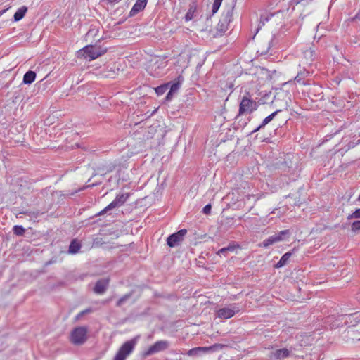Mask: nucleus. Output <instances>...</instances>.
<instances>
[{
  "instance_id": "obj_1",
  "label": "nucleus",
  "mask_w": 360,
  "mask_h": 360,
  "mask_svg": "<svg viewBox=\"0 0 360 360\" xmlns=\"http://www.w3.org/2000/svg\"><path fill=\"white\" fill-rule=\"evenodd\" d=\"M106 49H102L100 46L88 45L77 51V56L79 58L93 60L106 52Z\"/></svg>"
},
{
  "instance_id": "obj_2",
  "label": "nucleus",
  "mask_w": 360,
  "mask_h": 360,
  "mask_svg": "<svg viewBox=\"0 0 360 360\" xmlns=\"http://www.w3.org/2000/svg\"><path fill=\"white\" fill-rule=\"evenodd\" d=\"M233 7H229L222 13L216 27V32L213 34L214 37H221L226 32L233 19Z\"/></svg>"
},
{
  "instance_id": "obj_3",
  "label": "nucleus",
  "mask_w": 360,
  "mask_h": 360,
  "mask_svg": "<svg viewBox=\"0 0 360 360\" xmlns=\"http://www.w3.org/2000/svg\"><path fill=\"white\" fill-rule=\"evenodd\" d=\"M258 106V103L255 100L252 98L250 93L246 92L245 95L243 96L240 101L238 116H240L244 114H250L257 110Z\"/></svg>"
},
{
  "instance_id": "obj_4",
  "label": "nucleus",
  "mask_w": 360,
  "mask_h": 360,
  "mask_svg": "<svg viewBox=\"0 0 360 360\" xmlns=\"http://www.w3.org/2000/svg\"><path fill=\"white\" fill-rule=\"evenodd\" d=\"M138 337L125 342L119 349L114 360H125L126 358L133 352L138 341Z\"/></svg>"
},
{
  "instance_id": "obj_5",
  "label": "nucleus",
  "mask_w": 360,
  "mask_h": 360,
  "mask_svg": "<svg viewBox=\"0 0 360 360\" xmlns=\"http://www.w3.org/2000/svg\"><path fill=\"white\" fill-rule=\"evenodd\" d=\"M240 311V307L236 303L229 304L228 306L221 308L216 311L217 317L223 319H228L235 316Z\"/></svg>"
},
{
  "instance_id": "obj_6",
  "label": "nucleus",
  "mask_w": 360,
  "mask_h": 360,
  "mask_svg": "<svg viewBox=\"0 0 360 360\" xmlns=\"http://www.w3.org/2000/svg\"><path fill=\"white\" fill-rule=\"evenodd\" d=\"M87 328L80 326L75 328L71 333V342L74 345H82L86 340Z\"/></svg>"
},
{
  "instance_id": "obj_7",
  "label": "nucleus",
  "mask_w": 360,
  "mask_h": 360,
  "mask_svg": "<svg viewBox=\"0 0 360 360\" xmlns=\"http://www.w3.org/2000/svg\"><path fill=\"white\" fill-rule=\"evenodd\" d=\"M129 193H120L116 195L115 199L108 205L106 206L103 210H101L98 215H101L105 212H107L109 210H111L115 207H120L124 204V202L127 200L129 198Z\"/></svg>"
},
{
  "instance_id": "obj_8",
  "label": "nucleus",
  "mask_w": 360,
  "mask_h": 360,
  "mask_svg": "<svg viewBox=\"0 0 360 360\" xmlns=\"http://www.w3.org/2000/svg\"><path fill=\"white\" fill-rule=\"evenodd\" d=\"M169 347V342L167 340H159L151 345L148 350L144 352L145 356H150L155 353L166 350Z\"/></svg>"
},
{
  "instance_id": "obj_9",
  "label": "nucleus",
  "mask_w": 360,
  "mask_h": 360,
  "mask_svg": "<svg viewBox=\"0 0 360 360\" xmlns=\"http://www.w3.org/2000/svg\"><path fill=\"white\" fill-rule=\"evenodd\" d=\"M187 233V230L184 229H181L179 231L171 234L167 239V244L170 248H174L178 245L184 240V236Z\"/></svg>"
},
{
  "instance_id": "obj_10",
  "label": "nucleus",
  "mask_w": 360,
  "mask_h": 360,
  "mask_svg": "<svg viewBox=\"0 0 360 360\" xmlns=\"http://www.w3.org/2000/svg\"><path fill=\"white\" fill-rule=\"evenodd\" d=\"M309 68V67L306 65L302 66L301 64L299 65L298 72L294 79L297 84L303 86L308 84V83L305 82V79L309 77L311 73Z\"/></svg>"
},
{
  "instance_id": "obj_11",
  "label": "nucleus",
  "mask_w": 360,
  "mask_h": 360,
  "mask_svg": "<svg viewBox=\"0 0 360 360\" xmlns=\"http://www.w3.org/2000/svg\"><path fill=\"white\" fill-rule=\"evenodd\" d=\"M303 57L302 59V63L303 65L310 67L312 63L317 58V53L313 46H310L309 49L303 51Z\"/></svg>"
},
{
  "instance_id": "obj_12",
  "label": "nucleus",
  "mask_w": 360,
  "mask_h": 360,
  "mask_svg": "<svg viewBox=\"0 0 360 360\" xmlns=\"http://www.w3.org/2000/svg\"><path fill=\"white\" fill-rule=\"evenodd\" d=\"M289 235V231L288 230H283L280 231L278 233L274 234L273 236H269L266 239H265L262 245L264 248H268L269 246L281 241L283 240V236Z\"/></svg>"
},
{
  "instance_id": "obj_13",
  "label": "nucleus",
  "mask_w": 360,
  "mask_h": 360,
  "mask_svg": "<svg viewBox=\"0 0 360 360\" xmlns=\"http://www.w3.org/2000/svg\"><path fill=\"white\" fill-rule=\"evenodd\" d=\"M291 352V348L290 349H288L286 348L278 349L271 353V357L281 360L290 356Z\"/></svg>"
},
{
  "instance_id": "obj_14",
  "label": "nucleus",
  "mask_w": 360,
  "mask_h": 360,
  "mask_svg": "<svg viewBox=\"0 0 360 360\" xmlns=\"http://www.w3.org/2000/svg\"><path fill=\"white\" fill-rule=\"evenodd\" d=\"M109 284V279H100L94 286V292L96 294L101 295L106 290Z\"/></svg>"
},
{
  "instance_id": "obj_15",
  "label": "nucleus",
  "mask_w": 360,
  "mask_h": 360,
  "mask_svg": "<svg viewBox=\"0 0 360 360\" xmlns=\"http://www.w3.org/2000/svg\"><path fill=\"white\" fill-rule=\"evenodd\" d=\"M147 4L146 0H137L129 12V16H134L143 11Z\"/></svg>"
},
{
  "instance_id": "obj_16",
  "label": "nucleus",
  "mask_w": 360,
  "mask_h": 360,
  "mask_svg": "<svg viewBox=\"0 0 360 360\" xmlns=\"http://www.w3.org/2000/svg\"><path fill=\"white\" fill-rule=\"evenodd\" d=\"M237 248H240L239 244L233 241L230 243L227 247H224L219 250L217 254L218 255H224L226 256L227 252H233Z\"/></svg>"
},
{
  "instance_id": "obj_17",
  "label": "nucleus",
  "mask_w": 360,
  "mask_h": 360,
  "mask_svg": "<svg viewBox=\"0 0 360 360\" xmlns=\"http://www.w3.org/2000/svg\"><path fill=\"white\" fill-rule=\"evenodd\" d=\"M206 349V347H195L188 350L187 354L189 356H200L207 352Z\"/></svg>"
},
{
  "instance_id": "obj_18",
  "label": "nucleus",
  "mask_w": 360,
  "mask_h": 360,
  "mask_svg": "<svg viewBox=\"0 0 360 360\" xmlns=\"http://www.w3.org/2000/svg\"><path fill=\"white\" fill-rule=\"evenodd\" d=\"M36 73L34 71L29 70L23 76V83L30 84L34 82L36 79Z\"/></svg>"
},
{
  "instance_id": "obj_19",
  "label": "nucleus",
  "mask_w": 360,
  "mask_h": 360,
  "mask_svg": "<svg viewBox=\"0 0 360 360\" xmlns=\"http://www.w3.org/2000/svg\"><path fill=\"white\" fill-rule=\"evenodd\" d=\"M291 255H292V253L290 252H288L285 253L281 257V258L280 259L278 262L275 265V267L276 268H281V267L284 266L285 265H286L290 257H291Z\"/></svg>"
},
{
  "instance_id": "obj_20",
  "label": "nucleus",
  "mask_w": 360,
  "mask_h": 360,
  "mask_svg": "<svg viewBox=\"0 0 360 360\" xmlns=\"http://www.w3.org/2000/svg\"><path fill=\"white\" fill-rule=\"evenodd\" d=\"M27 11V8L26 6H22L17 10L13 15L14 20L15 22L20 21L22 19Z\"/></svg>"
},
{
  "instance_id": "obj_21",
  "label": "nucleus",
  "mask_w": 360,
  "mask_h": 360,
  "mask_svg": "<svg viewBox=\"0 0 360 360\" xmlns=\"http://www.w3.org/2000/svg\"><path fill=\"white\" fill-rule=\"evenodd\" d=\"M81 248L80 243L77 240H73L69 246L68 252L71 254H76L79 252Z\"/></svg>"
},
{
  "instance_id": "obj_22",
  "label": "nucleus",
  "mask_w": 360,
  "mask_h": 360,
  "mask_svg": "<svg viewBox=\"0 0 360 360\" xmlns=\"http://www.w3.org/2000/svg\"><path fill=\"white\" fill-rule=\"evenodd\" d=\"M281 112V110H278L268 115L266 117H265L262 122L260 124V127H264L267 124H269L274 117L275 116Z\"/></svg>"
},
{
  "instance_id": "obj_23",
  "label": "nucleus",
  "mask_w": 360,
  "mask_h": 360,
  "mask_svg": "<svg viewBox=\"0 0 360 360\" xmlns=\"http://www.w3.org/2000/svg\"><path fill=\"white\" fill-rule=\"evenodd\" d=\"M274 16V14H264L260 16V21L259 24V27L257 29V32L259 30V29L265 25L266 22L269 20V19Z\"/></svg>"
},
{
  "instance_id": "obj_24",
  "label": "nucleus",
  "mask_w": 360,
  "mask_h": 360,
  "mask_svg": "<svg viewBox=\"0 0 360 360\" xmlns=\"http://www.w3.org/2000/svg\"><path fill=\"white\" fill-rule=\"evenodd\" d=\"M226 347H227V345H224V344L217 343V344L212 345V346L206 347V348H207L206 349H207V352H217L220 349H222Z\"/></svg>"
},
{
  "instance_id": "obj_25",
  "label": "nucleus",
  "mask_w": 360,
  "mask_h": 360,
  "mask_svg": "<svg viewBox=\"0 0 360 360\" xmlns=\"http://www.w3.org/2000/svg\"><path fill=\"white\" fill-rule=\"evenodd\" d=\"M169 83L160 85L155 89V92L158 96H162L167 91V90L169 89Z\"/></svg>"
},
{
  "instance_id": "obj_26",
  "label": "nucleus",
  "mask_w": 360,
  "mask_h": 360,
  "mask_svg": "<svg viewBox=\"0 0 360 360\" xmlns=\"http://www.w3.org/2000/svg\"><path fill=\"white\" fill-rule=\"evenodd\" d=\"M131 296H132L131 292H129V293H127V294H125L124 295H123L122 297H120L117 300V302L116 303L117 307H121L122 305H123L124 304V302L127 300H129Z\"/></svg>"
},
{
  "instance_id": "obj_27",
  "label": "nucleus",
  "mask_w": 360,
  "mask_h": 360,
  "mask_svg": "<svg viewBox=\"0 0 360 360\" xmlns=\"http://www.w3.org/2000/svg\"><path fill=\"white\" fill-rule=\"evenodd\" d=\"M13 233L17 236H22L25 229L22 227V226L15 225L13 228Z\"/></svg>"
},
{
  "instance_id": "obj_28",
  "label": "nucleus",
  "mask_w": 360,
  "mask_h": 360,
  "mask_svg": "<svg viewBox=\"0 0 360 360\" xmlns=\"http://www.w3.org/2000/svg\"><path fill=\"white\" fill-rule=\"evenodd\" d=\"M222 1L223 0H214V3L212 6V14H214L218 11V10L221 4Z\"/></svg>"
},
{
  "instance_id": "obj_29",
  "label": "nucleus",
  "mask_w": 360,
  "mask_h": 360,
  "mask_svg": "<svg viewBox=\"0 0 360 360\" xmlns=\"http://www.w3.org/2000/svg\"><path fill=\"white\" fill-rule=\"evenodd\" d=\"M351 230L353 232H360V220L354 221L351 225Z\"/></svg>"
},
{
  "instance_id": "obj_30",
  "label": "nucleus",
  "mask_w": 360,
  "mask_h": 360,
  "mask_svg": "<svg viewBox=\"0 0 360 360\" xmlns=\"http://www.w3.org/2000/svg\"><path fill=\"white\" fill-rule=\"evenodd\" d=\"M195 9H193V8H190L188 11H187L186 15H185V20L189 21L191 20L193 18Z\"/></svg>"
},
{
  "instance_id": "obj_31",
  "label": "nucleus",
  "mask_w": 360,
  "mask_h": 360,
  "mask_svg": "<svg viewBox=\"0 0 360 360\" xmlns=\"http://www.w3.org/2000/svg\"><path fill=\"white\" fill-rule=\"evenodd\" d=\"M359 219L360 218V208L356 209L354 212L349 214L347 217V219Z\"/></svg>"
},
{
  "instance_id": "obj_32",
  "label": "nucleus",
  "mask_w": 360,
  "mask_h": 360,
  "mask_svg": "<svg viewBox=\"0 0 360 360\" xmlns=\"http://www.w3.org/2000/svg\"><path fill=\"white\" fill-rule=\"evenodd\" d=\"M180 88V83L179 82H174L171 84L169 87V91L172 93H176L179 89Z\"/></svg>"
},
{
  "instance_id": "obj_33",
  "label": "nucleus",
  "mask_w": 360,
  "mask_h": 360,
  "mask_svg": "<svg viewBox=\"0 0 360 360\" xmlns=\"http://www.w3.org/2000/svg\"><path fill=\"white\" fill-rule=\"evenodd\" d=\"M211 209H212V206L210 204H207L206 205L203 209H202V212L205 214H209L211 212Z\"/></svg>"
},
{
  "instance_id": "obj_34",
  "label": "nucleus",
  "mask_w": 360,
  "mask_h": 360,
  "mask_svg": "<svg viewBox=\"0 0 360 360\" xmlns=\"http://www.w3.org/2000/svg\"><path fill=\"white\" fill-rule=\"evenodd\" d=\"M276 35H274L271 39V41H269V49L270 48V46H274L276 44Z\"/></svg>"
},
{
  "instance_id": "obj_35",
  "label": "nucleus",
  "mask_w": 360,
  "mask_h": 360,
  "mask_svg": "<svg viewBox=\"0 0 360 360\" xmlns=\"http://www.w3.org/2000/svg\"><path fill=\"white\" fill-rule=\"evenodd\" d=\"M173 94H174V93H172V92H171V91H169L167 93V96H166V100H167V101H169V100H171V99H172V98L173 97Z\"/></svg>"
},
{
  "instance_id": "obj_36",
  "label": "nucleus",
  "mask_w": 360,
  "mask_h": 360,
  "mask_svg": "<svg viewBox=\"0 0 360 360\" xmlns=\"http://www.w3.org/2000/svg\"><path fill=\"white\" fill-rule=\"evenodd\" d=\"M352 316L354 317V319H355V321L356 322H360V319H359L358 313H355V314H352Z\"/></svg>"
},
{
  "instance_id": "obj_37",
  "label": "nucleus",
  "mask_w": 360,
  "mask_h": 360,
  "mask_svg": "<svg viewBox=\"0 0 360 360\" xmlns=\"http://www.w3.org/2000/svg\"><path fill=\"white\" fill-rule=\"evenodd\" d=\"M89 311H91V309H86V310H84V311H81V312L78 314L77 317L81 316H83L84 314H85L86 313L89 312Z\"/></svg>"
},
{
  "instance_id": "obj_38",
  "label": "nucleus",
  "mask_w": 360,
  "mask_h": 360,
  "mask_svg": "<svg viewBox=\"0 0 360 360\" xmlns=\"http://www.w3.org/2000/svg\"><path fill=\"white\" fill-rule=\"evenodd\" d=\"M263 127H260V125H259L257 128H255L254 130H252L250 133V134H252L257 131H258L259 129H262Z\"/></svg>"
},
{
  "instance_id": "obj_39",
  "label": "nucleus",
  "mask_w": 360,
  "mask_h": 360,
  "mask_svg": "<svg viewBox=\"0 0 360 360\" xmlns=\"http://www.w3.org/2000/svg\"><path fill=\"white\" fill-rule=\"evenodd\" d=\"M108 2L111 3V4H117L119 3L121 0H107Z\"/></svg>"
},
{
  "instance_id": "obj_40",
  "label": "nucleus",
  "mask_w": 360,
  "mask_h": 360,
  "mask_svg": "<svg viewBox=\"0 0 360 360\" xmlns=\"http://www.w3.org/2000/svg\"><path fill=\"white\" fill-rule=\"evenodd\" d=\"M93 32H94V30H90L88 32V34H89V35L91 34V33H92Z\"/></svg>"
},
{
  "instance_id": "obj_41",
  "label": "nucleus",
  "mask_w": 360,
  "mask_h": 360,
  "mask_svg": "<svg viewBox=\"0 0 360 360\" xmlns=\"http://www.w3.org/2000/svg\"><path fill=\"white\" fill-rule=\"evenodd\" d=\"M23 214H30V212H23Z\"/></svg>"
}]
</instances>
